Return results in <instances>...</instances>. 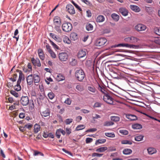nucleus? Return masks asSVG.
Segmentation results:
<instances>
[{
    "mask_svg": "<svg viewBox=\"0 0 160 160\" xmlns=\"http://www.w3.org/2000/svg\"><path fill=\"white\" fill-rule=\"evenodd\" d=\"M75 76L78 81L81 82L84 78L85 75L83 70L79 69L76 70Z\"/></svg>",
    "mask_w": 160,
    "mask_h": 160,
    "instance_id": "nucleus-1",
    "label": "nucleus"
},
{
    "mask_svg": "<svg viewBox=\"0 0 160 160\" xmlns=\"http://www.w3.org/2000/svg\"><path fill=\"white\" fill-rule=\"evenodd\" d=\"M62 30L64 32H68L70 31L72 29V24L69 22H64L62 26Z\"/></svg>",
    "mask_w": 160,
    "mask_h": 160,
    "instance_id": "nucleus-2",
    "label": "nucleus"
},
{
    "mask_svg": "<svg viewBox=\"0 0 160 160\" xmlns=\"http://www.w3.org/2000/svg\"><path fill=\"white\" fill-rule=\"evenodd\" d=\"M122 47L129 48H137L138 46L137 45L129 44L128 43H120L117 45H115L112 46L111 48H116L117 47Z\"/></svg>",
    "mask_w": 160,
    "mask_h": 160,
    "instance_id": "nucleus-3",
    "label": "nucleus"
},
{
    "mask_svg": "<svg viewBox=\"0 0 160 160\" xmlns=\"http://www.w3.org/2000/svg\"><path fill=\"white\" fill-rule=\"evenodd\" d=\"M66 11L71 15L75 13V11L74 7L71 4H68L66 7Z\"/></svg>",
    "mask_w": 160,
    "mask_h": 160,
    "instance_id": "nucleus-4",
    "label": "nucleus"
},
{
    "mask_svg": "<svg viewBox=\"0 0 160 160\" xmlns=\"http://www.w3.org/2000/svg\"><path fill=\"white\" fill-rule=\"evenodd\" d=\"M107 42V40L104 38H101L97 39L96 42V45L98 46L104 45Z\"/></svg>",
    "mask_w": 160,
    "mask_h": 160,
    "instance_id": "nucleus-5",
    "label": "nucleus"
},
{
    "mask_svg": "<svg viewBox=\"0 0 160 160\" xmlns=\"http://www.w3.org/2000/svg\"><path fill=\"white\" fill-rule=\"evenodd\" d=\"M58 57L61 61H66L67 60L68 56L66 52H61L58 55Z\"/></svg>",
    "mask_w": 160,
    "mask_h": 160,
    "instance_id": "nucleus-6",
    "label": "nucleus"
},
{
    "mask_svg": "<svg viewBox=\"0 0 160 160\" xmlns=\"http://www.w3.org/2000/svg\"><path fill=\"white\" fill-rule=\"evenodd\" d=\"M103 100L108 103L112 104L113 103L112 98L108 94L105 95L103 97Z\"/></svg>",
    "mask_w": 160,
    "mask_h": 160,
    "instance_id": "nucleus-7",
    "label": "nucleus"
},
{
    "mask_svg": "<svg viewBox=\"0 0 160 160\" xmlns=\"http://www.w3.org/2000/svg\"><path fill=\"white\" fill-rule=\"evenodd\" d=\"M21 103L23 106H26L29 103V99L28 96H22L20 100Z\"/></svg>",
    "mask_w": 160,
    "mask_h": 160,
    "instance_id": "nucleus-8",
    "label": "nucleus"
},
{
    "mask_svg": "<svg viewBox=\"0 0 160 160\" xmlns=\"http://www.w3.org/2000/svg\"><path fill=\"white\" fill-rule=\"evenodd\" d=\"M146 29L145 25L142 24H138L135 27V29L138 31H142L145 30Z\"/></svg>",
    "mask_w": 160,
    "mask_h": 160,
    "instance_id": "nucleus-9",
    "label": "nucleus"
},
{
    "mask_svg": "<svg viewBox=\"0 0 160 160\" xmlns=\"http://www.w3.org/2000/svg\"><path fill=\"white\" fill-rule=\"evenodd\" d=\"M31 61L33 65L35 66L40 67L41 66V63L40 60L38 58L35 59L34 58H32L31 59Z\"/></svg>",
    "mask_w": 160,
    "mask_h": 160,
    "instance_id": "nucleus-10",
    "label": "nucleus"
},
{
    "mask_svg": "<svg viewBox=\"0 0 160 160\" xmlns=\"http://www.w3.org/2000/svg\"><path fill=\"white\" fill-rule=\"evenodd\" d=\"M33 76L32 74H30L26 77V81L28 85L30 86L33 82Z\"/></svg>",
    "mask_w": 160,
    "mask_h": 160,
    "instance_id": "nucleus-11",
    "label": "nucleus"
},
{
    "mask_svg": "<svg viewBox=\"0 0 160 160\" xmlns=\"http://www.w3.org/2000/svg\"><path fill=\"white\" fill-rule=\"evenodd\" d=\"M53 23L54 25H61V19L58 16H55L53 19Z\"/></svg>",
    "mask_w": 160,
    "mask_h": 160,
    "instance_id": "nucleus-12",
    "label": "nucleus"
},
{
    "mask_svg": "<svg viewBox=\"0 0 160 160\" xmlns=\"http://www.w3.org/2000/svg\"><path fill=\"white\" fill-rule=\"evenodd\" d=\"M33 76V81L35 85H38L40 81V77L39 75L37 74H34Z\"/></svg>",
    "mask_w": 160,
    "mask_h": 160,
    "instance_id": "nucleus-13",
    "label": "nucleus"
},
{
    "mask_svg": "<svg viewBox=\"0 0 160 160\" xmlns=\"http://www.w3.org/2000/svg\"><path fill=\"white\" fill-rule=\"evenodd\" d=\"M55 78L56 80L58 82L63 81L65 79V76L60 73L58 74L57 75Z\"/></svg>",
    "mask_w": 160,
    "mask_h": 160,
    "instance_id": "nucleus-14",
    "label": "nucleus"
},
{
    "mask_svg": "<svg viewBox=\"0 0 160 160\" xmlns=\"http://www.w3.org/2000/svg\"><path fill=\"white\" fill-rule=\"evenodd\" d=\"M38 52L39 57L41 60H43L45 59V56L43 50L41 49H39L38 50Z\"/></svg>",
    "mask_w": 160,
    "mask_h": 160,
    "instance_id": "nucleus-15",
    "label": "nucleus"
},
{
    "mask_svg": "<svg viewBox=\"0 0 160 160\" xmlns=\"http://www.w3.org/2000/svg\"><path fill=\"white\" fill-rule=\"evenodd\" d=\"M125 115L126 118L130 121H134L137 119V117L134 115L126 114Z\"/></svg>",
    "mask_w": 160,
    "mask_h": 160,
    "instance_id": "nucleus-16",
    "label": "nucleus"
},
{
    "mask_svg": "<svg viewBox=\"0 0 160 160\" xmlns=\"http://www.w3.org/2000/svg\"><path fill=\"white\" fill-rule=\"evenodd\" d=\"M119 11L123 16H126L128 15V11L125 8H120Z\"/></svg>",
    "mask_w": 160,
    "mask_h": 160,
    "instance_id": "nucleus-17",
    "label": "nucleus"
},
{
    "mask_svg": "<svg viewBox=\"0 0 160 160\" xmlns=\"http://www.w3.org/2000/svg\"><path fill=\"white\" fill-rule=\"evenodd\" d=\"M130 8L133 11L136 12H138L140 11V8L138 6L135 5H130Z\"/></svg>",
    "mask_w": 160,
    "mask_h": 160,
    "instance_id": "nucleus-18",
    "label": "nucleus"
},
{
    "mask_svg": "<svg viewBox=\"0 0 160 160\" xmlns=\"http://www.w3.org/2000/svg\"><path fill=\"white\" fill-rule=\"evenodd\" d=\"M50 111L49 109H47L41 112V115L42 116L46 117L49 115Z\"/></svg>",
    "mask_w": 160,
    "mask_h": 160,
    "instance_id": "nucleus-19",
    "label": "nucleus"
},
{
    "mask_svg": "<svg viewBox=\"0 0 160 160\" xmlns=\"http://www.w3.org/2000/svg\"><path fill=\"white\" fill-rule=\"evenodd\" d=\"M105 20V18L103 15H98L96 18V21L97 22H103Z\"/></svg>",
    "mask_w": 160,
    "mask_h": 160,
    "instance_id": "nucleus-20",
    "label": "nucleus"
},
{
    "mask_svg": "<svg viewBox=\"0 0 160 160\" xmlns=\"http://www.w3.org/2000/svg\"><path fill=\"white\" fill-rule=\"evenodd\" d=\"M16 71L19 73V76L18 79L17 81L18 83H20L22 77H23V74L22 71L20 70L17 69Z\"/></svg>",
    "mask_w": 160,
    "mask_h": 160,
    "instance_id": "nucleus-21",
    "label": "nucleus"
},
{
    "mask_svg": "<svg viewBox=\"0 0 160 160\" xmlns=\"http://www.w3.org/2000/svg\"><path fill=\"white\" fill-rule=\"evenodd\" d=\"M86 55L85 51L82 50H80L78 54V57L79 58H81L84 57Z\"/></svg>",
    "mask_w": 160,
    "mask_h": 160,
    "instance_id": "nucleus-22",
    "label": "nucleus"
},
{
    "mask_svg": "<svg viewBox=\"0 0 160 160\" xmlns=\"http://www.w3.org/2000/svg\"><path fill=\"white\" fill-rule=\"evenodd\" d=\"M49 35L50 37H52L56 41L58 42H60L61 41V38L59 37H57L55 34L52 33H50Z\"/></svg>",
    "mask_w": 160,
    "mask_h": 160,
    "instance_id": "nucleus-23",
    "label": "nucleus"
},
{
    "mask_svg": "<svg viewBox=\"0 0 160 160\" xmlns=\"http://www.w3.org/2000/svg\"><path fill=\"white\" fill-rule=\"evenodd\" d=\"M70 36L71 39L74 41H75L78 39L77 34L74 32L71 33Z\"/></svg>",
    "mask_w": 160,
    "mask_h": 160,
    "instance_id": "nucleus-24",
    "label": "nucleus"
},
{
    "mask_svg": "<svg viewBox=\"0 0 160 160\" xmlns=\"http://www.w3.org/2000/svg\"><path fill=\"white\" fill-rule=\"evenodd\" d=\"M77 64V60L74 58H72L71 61H70L69 63V65L72 66H74L76 65Z\"/></svg>",
    "mask_w": 160,
    "mask_h": 160,
    "instance_id": "nucleus-25",
    "label": "nucleus"
},
{
    "mask_svg": "<svg viewBox=\"0 0 160 160\" xmlns=\"http://www.w3.org/2000/svg\"><path fill=\"white\" fill-rule=\"evenodd\" d=\"M132 128L135 129H139L142 128V125L140 124L136 123L133 125L132 126Z\"/></svg>",
    "mask_w": 160,
    "mask_h": 160,
    "instance_id": "nucleus-26",
    "label": "nucleus"
},
{
    "mask_svg": "<svg viewBox=\"0 0 160 160\" xmlns=\"http://www.w3.org/2000/svg\"><path fill=\"white\" fill-rule=\"evenodd\" d=\"M108 148L107 147H104L97 148L96 151L97 152H104Z\"/></svg>",
    "mask_w": 160,
    "mask_h": 160,
    "instance_id": "nucleus-27",
    "label": "nucleus"
},
{
    "mask_svg": "<svg viewBox=\"0 0 160 160\" xmlns=\"http://www.w3.org/2000/svg\"><path fill=\"white\" fill-rule=\"evenodd\" d=\"M111 17L112 19L116 22L118 21L119 19V16L116 13H112L111 15Z\"/></svg>",
    "mask_w": 160,
    "mask_h": 160,
    "instance_id": "nucleus-28",
    "label": "nucleus"
},
{
    "mask_svg": "<svg viewBox=\"0 0 160 160\" xmlns=\"http://www.w3.org/2000/svg\"><path fill=\"white\" fill-rule=\"evenodd\" d=\"M40 126L37 124H36L34 126V132L36 133H38L40 130Z\"/></svg>",
    "mask_w": 160,
    "mask_h": 160,
    "instance_id": "nucleus-29",
    "label": "nucleus"
},
{
    "mask_svg": "<svg viewBox=\"0 0 160 160\" xmlns=\"http://www.w3.org/2000/svg\"><path fill=\"white\" fill-rule=\"evenodd\" d=\"M63 41L65 43L70 44L71 43V41L69 38L67 36H65L63 38Z\"/></svg>",
    "mask_w": 160,
    "mask_h": 160,
    "instance_id": "nucleus-30",
    "label": "nucleus"
},
{
    "mask_svg": "<svg viewBox=\"0 0 160 160\" xmlns=\"http://www.w3.org/2000/svg\"><path fill=\"white\" fill-rule=\"evenodd\" d=\"M88 89L89 91L93 93H95L97 91V90L93 86L88 87Z\"/></svg>",
    "mask_w": 160,
    "mask_h": 160,
    "instance_id": "nucleus-31",
    "label": "nucleus"
},
{
    "mask_svg": "<svg viewBox=\"0 0 160 160\" xmlns=\"http://www.w3.org/2000/svg\"><path fill=\"white\" fill-rule=\"evenodd\" d=\"M132 151L131 149L128 148L125 149L123 151V153L124 154L128 155L132 153Z\"/></svg>",
    "mask_w": 160,
    "mask_h": 160,
    "instance_id": "nucleus-32",
    "label": "nucleus"
},
{
    "mask_svg": "<svg viewBox=\"0 0 160 160\" xmlns=\"http://www.w3.org/2000/svg\"><path fill=\"white\" fill-rule=\"evenodd\" d=\"M148 153L149 154H152L155 153L156 152V150L153 148H149L147 149Z\"/></svg>",
    "mask_w": 160,
    "mask_h": 160,
    "instance_id": "nucleus-33",
    "label": "nucleus"
},
{
    "mask_svg": "<svg viewBox=\"0 0 160 160\" xmlns=\"http://www.w3.org/2000/svg\"><path fill=\"white\" fill-rule=\"evenodd\" d=\"M130 43H134L137 42L139 39L137 38L134 37H130Z\"/></svg>",
    "mask_w": 160,
    "mask_h": 160,
    "instance_id": "nucleus-34",
    "label": "nucleus"
},
{
    "mask_svg": "<svg viewBox=\"0 0 160 160\" xmlns=\"http://www.w3.org/2000/svg\"><path fill=\"white\" fill-rule=\"evenodd\" d=\"M110 118L112 121L115 122H118L120 120V118L118 116H112Z\"/></svg>",
    "mask_w": 160,
    "mask_h": 160,
    "instance_id": "nucleus-35",
    "label": "nucleus"
},
{
    "mask_svg": "<svg viewBox=\"0 0 160 160\" xmlns=\"http://www.w3.org/2000/svg\"><path fill=\"white\" fill-rule=\"evenodd\" d=\"M20 83H18V82H17V84L14 87V88L15 90L17 91H19L21 90V86L20 85Z\"/></svg>",
    "mask_w": 160,
    "mask_h": 160,
    "instance_id": "nucleus-36",
    "label": "nucleus"
},
{
    "mask_svg": "<svg viewBox=\"0 0 160 160\" xmlns=\"http://www.w3.org/2000/svg\"><path fill=\"white\" fill-rule=\"evenodd\" d=\"M114 123L112 121H106L103 123V126H109L112 125Z\"/></svg>",
    "mask_w": 160,
    "mask_h": 160,
    "instance_id": "nucleus-37",
    "label": "nucleus"
},
{
    "mask_svg": "<svg viewBox=\"0 0 160 160\" xmlns=\"http://www.w3.org/2000/svg\"><path fill=\"white\" fill-rule=\"evenodd\" d=\"M143 136L142 135H138L136 136L135 137V140L137 141H142L143 138Z\"/></svg>",
    "mask_w": 160,
    "mask_h": 160,
    "instance_id": "nucleus-38",
    "label": "nucleus"
},
{
    "mask_svg": "<svg viewBox=\"0 0 160 160\" xmlns=\"http://www.w3.org/2000/svg\"><path fill=\"white\" fill-rule=\"evenodd\" d=\"M106 140L105 139H99L96 141L95 144L96 145H97L98 144L104 143L106 142Z\"/></svg>",
    "mask_w": 160,
    "mask_h": 160,
    "instance_id": "nucleus-39",
    "label": "nucleus"
},
{
    "mask_svg": "<svg viewBox=\"0 0 160 160\" xmlns=\"http://www.w3.org/2000/svg\"><path fill=\"white\" fill-rule=\"evenodd\" d=\"M86 29L88 31L92 30L93 29V26L90 23H87L86 26Z\"/></svg>",
    "mask_w": 160,
    "mask_h": 160,
    "instance_id": "nucleus-40",
    "label": "nucleus"
},
{
    "mask_svg": "<svg viewBox=\"0 0 160 160\" xmlns=\"http://www.w3.org/2000/svg\"><path fill=\"white\" fill-rule=\"evenodd\" d=\"M61 25H54L55 29L59 33H61L62 32L60 28L61 26Z\"/></svg>",
    "mask_w": 160,
    "mask_h": 160,
    "instance_id": "nucleus-41",
    "label": "nucleus"
},
{
    "mask_svg": "<svg viewBox=\"0 0 160 160\" xmlns=\"http://www.w3.org/2000/svg\"><path fill=\"white\" fill-rule=\"evenodd\" d=\"M105 135L108 137L110 138H114L115 135L113 132H106L105 133Z\"/></svg>",
    "mask_w": 160,
    "mask_h": 160,
    "instance_id": "nucleus-42",
    "label": "nucleus"
},
{
    "mask_svg": "<svg viewBox=\"0 0 160 160\" xmlns=\"http://www.w3.org/2000/svg\"><path fill=\"white\" fill-rule=\"evenodd\" d=\"M85 126L84 125H78L76 128V130L77 131H79L84 129Z\"/></svg>",
    "mask_w": 160,
    "mask_h": 160,
    "instance_id": "nucleus-43",
    "label": "nucleus"
},
{
    "mask_svg": "<svg viewBox=\"0 0 160 160\" xmlns=\"http://www.w3.org/2000/svg\"><path fill=\"white\" fill-rule=\"evenodd\" d=\"M121 143L124 144L131 145L132 144V142L128 140H123L121 141Z\"/></svg>",
    "mask_w": 160,
    "mask_h": 160,
    "instance_id": "nucleus-44",
    "label": "nucleus"
},
{
    "mask_svg": "<svg viewBox=\"0 0 160 160\" xmlns=\"http://www.w3.org/2000/svg\"><path fill=\"white\" fill-rule=\"evenodd\" d=\"M154 31L156 34L160 36V28H155L154 29Z\"/></svg>",
    "mask_w": 160,
    "mask_h": 160,
    "instance_id": "nucleus-45",
    "label": "nucleus"
},
{
    "mask_svg": "<svg viewBox=\"0 0 160 160\" xmlns=\"http://www.w3.org/2000/svg\"><path fill=\"white\" fill-rule=\"evenodd\" d=\"M119 132L123 135H127L128 133V131L127 130L124 129L120 130Z\"/></svg>",
    "mask_w": 160,
    "mask_h": 160,
    "instance_id": "nucleus-46",
    "label": "nucleus"
},
{
    "mask_svg": "<svg viewBox=\"0 0 160 160\" xmlns=\"http://www.w3.org/2000/svg\"><path fill=\"white\" fill-rule=\"evenodd\" d=\"M48 96L50 99H52L55 96L54 94L52 92H50L48 94Z\"/></svg>",
    "mask_w": 160,
    "mask_h": 160,
    "instance_id": "nucleus-47",
    "label": "nucleus"
},
{
    "mask_svg": "<svg viewBox=\"0 0 160 160\" xmlns=\"http://www.w3.org/2000/svg\"><path fill=\"white\" fill-rule=\"evenodd\" d=\"M10 93L14 96L16 97H18L19 94L18 93H17L14 90H11L10 91Z\"/></svg>",
    "mask_w": 160,
    "mask_h": 160,
    "instance_id": "nucleus-48",
    "label": "nucleus"
},
{
    "mask_svg": "<svg viewBox=\"0 0 160 160\" xmlns=\"http://www.w3.org/2000/svg\"><path fill=\"white\" fill-rule=\"evenodd\" d=\"M73 119L72 118H68L66 119L65 121V123L67 125L70 124L72 122Z\"/></svg>",
    "mask_w": 160,
    "mask_h": 160,
    "instance_id": "nucleus-49",
    "label": "nucleus"
},
{
    "mask_svg": "<svg viewBox=\"0 0 160 160\" xmlns=\"http://www.w3.org/2000/svg\"><path fill=\"white\" fill-rule=\"evenodd\" d=\"M76 88L80 92L82 91L83 90V87L80 85H77L76 87Z\"/></svg>",
    "mask_w": 160,
    "mask_h": 160,
    "instance_id": "nucleus-50",
    "label": "nucleus"
},
{
    "mask_svg": "<svg viewBox=\"0 0 160 160\" xmlns=\"http://www.w3.org/2000/svg\"><path fill=\"white\" fill-rule=\"evenodd\" d=\"M64 102L67 104L70 105L72 101L70 98H68L66 99Z\"/></svg>",
    "mask_w": 160,
    "mask_h": 160,
    "instance_id": "nucleus-51",
    "label": "nucleus"
},
{
    "mask_svg": "<svg viewBox=\"0 0 160 160\" xmlns=\"http://www.w3.org/2000/svg\"><path fill=\"white\" fill-rule=\"evenodd\" d=\"M50 42L52 46L55 49H59V48L58 46L51 40H50Z\"/></svg>",
    "mask_w": 160,
    "mask_h": 160,
    "instance_id": "nucleus-52",
    "label": "nucleus"
},
{
    "mask_svg": "<svg viewBox=\"0 0 160 160\" xmlns=\"http://www.w3.org/2000/svg\"><path fill=\"white\" fill-rule=\"evenodd\" d=\"M50 54L51 57L53 58H55L56 57V55L55 53L52 51H51L49 52Z\"/></svg>",
    "mask_w": 160,
    "mask_h": 160,
    "instance_id": "nucleus-53",
    "label": "nucleus"
},
{
    "mask_svg": "<svg viewBox=\"0 0 160 160\" xmlns=\"http://www.w3.org/2000/svg\"><path fill=\"white\" fill-rule=\"evenodd\" d=\"M103 155V154H99L96 153H93L92 154V157H101Z\"/></svg>",
    "mask_w": 160,
    "mask_h": 160,
    "instance_id": "nucleus-54",
    "label": "nucleus"
},
{
    "mask_svg": "<svg viewBox=\"0 0 160 160\" xmlns=\"http://www.w3.org/2000/svg\"><path fill=\"white\" fill-rule=\"evenodd\" d=\"M101 105L102 104L101 103L99 102H96L94 103L93 107L95 108H99L101 107Z\"/></svg>",
    "mask_w": 160,
    "mask_h": 160,
    "instance_id": "nucleus-55",
    "label": "nucleus"
},
{
    "mask_svg": "<svg viewBox=\"0 0 160 160\" xmlns=\"http://www.w3.org/2000/svg\"><path fill=\"white\" fill-rule=\"evenodd\" d=\"M40 154L41 156H43L44 154L36 150L34 151V153L33 154L34 156H36L38 154Z\"/></svg>",
    "mask_w": 160,
    "mask_h": 160,
    "instance_id": "nucleus-56",
    "label": "nucleus"
},
{
    "mask_svg": "<svg viewBox=\"0 0 160 160\" xmlns=\"http://www.w3.org/2000/svg\"><path fill=\"white\" fill-rule=\"evenodd\" d=\"M17 77V75L16 74H14L13 76V78H10V80H11L13 82L16 81V78Z\"/></svg>",
    "mask_w": 160,
    "mask_h": 160,
    "instance_id": "nucleus-57",
    "label": "nucleus"
},
{
    "mask_svg": "<svg viewBox=\"0 0 160 160\" xmlns=\"http://www.w3.org/2000/svg\"><path fill=\"white\" fill-rule=\"evenodd\" d=\"M66 132L68 135L70 134L71 133L72 130L70 128H67L65 129Z\"/></svg>",
    "mask_w": 160,
    "mask_h": 160,
    "instance_id": "nucleus-58",
    "label": "nucleus"
},
{
    "mask_svg": "<svg viewBox=\"0 0 160 160\" xmlns=\"http://www.w3.org/2000/svg\"><path fill=\"white\" fill-rule=\"evenodd\" d=\"M153 41L155 43L160 45V39L158 38H155Z\"/></svg>",
    "mask_w": 160,
    "mask_h": 160,
    "instance_id": "nucleus-59",
    "label": "nucleus"
},
{
    "mask_svg": "<svg viewBox=\"0 0 160 160\" xmlns=\"http://www.w3.org/2000/svg\"><path fill=\"white\" fill-rule=\"evenodd\" d=\"M98 89L103 93H105V92H106L104 88L101 87L99 85Z\"/></svg>",
    "mask_w": 160,
    "mask_h": 160,
    "instance_id": "nucleus-60",
    "label": "nucleus"
},
{
    "mask_svg": "<svg viewBox=\"0 0 160 160\" xmlns=\"http://www.w3.org/2000/svg\"><path fill=\"white\" fill-rule=\"evenodd\" d=\"M93 139L92 138H87L86 140V142L87 143H88L92 142V141Z\"/></svg>",
    "mask_w": 160,
    "mask_h": 160,
    "instance_id": "nucleus-61",
    "label": "nucleus"
},
{
    "mask_svg": "<svg viewBox=\"0 0 160 160\" xmlns=\"http://www.w3.org/2000/svg\"><path fill=\"white\" fill-rule=\"evenodd\" d=\"M97 129L95 128H91L87 130L86 132H95L97 131Z\"/></svg>",
    "mask_w": 160,
    "mask_h": 160,
    "instance_id": "nucleus-62",
    "label": "nucleus"
},
{
    "mask_svg": "<svg viewBox=\"0 0 160 160\" xmlns=\"http://www.w3.org/2000/svg\"><path fill=\"white\" fill-rule=\"evenodd\" d=\"M25 128H28L29 129H30L32 127V124H29L25 125L24 126Z\"/></svg>",
    "mask_w": 160,
    "mask_h": 160,
    "instance_id": "nucleus-63",
    "label": "nucleus"
},
{
    "mask_svg": "<svg viewBox=\"0 0 160 160\" xmlns=\"http://www.w3.org/2000/svg\"><path fill=\"white\" fill-rule=\"evenodd\" d=\"M56 137L58 138H60L61 135L60 134V132L59 131H58V129L57 130L56 132Z\"/></svg>",
    "mask_w": 160,
    "mask_h": 160,
    "instance_id": "nucleus-64",
    "label": "nucleus"
}]
</instances>
